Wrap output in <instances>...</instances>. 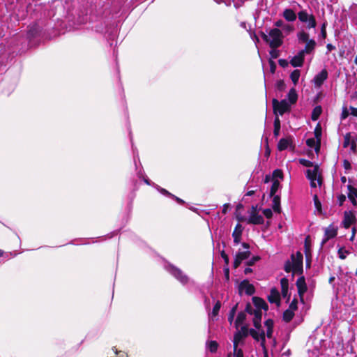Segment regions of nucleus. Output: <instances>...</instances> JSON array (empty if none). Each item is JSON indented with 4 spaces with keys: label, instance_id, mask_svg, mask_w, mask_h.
I'll list each match as a JSON object with an SVG mask.
<instances>
[{
    "label": "nucleus",
    "instance_id": "6e6d98bb",
    "mask_svg": "<svg viewBox=\"0 0 357 357\" xmlns=\"http://www.w3.org/2000/svg\"><path fill=\"white\" fill-rule=\"evenodd\" d=\"M220 255H221V257L224 259V261H225V264L228 266L229 265V257L228 255L226 254V252H225V250H222L220 252Z\"/></svg>",
    "mask_w": 357,
    "mask_h": 357
},
{
    "label": "nucleus",
    "instance_id": "de8ad7c7",
    "mask_svg": "<svg viewBox=\"0 0 357 357\" xmlns=\"http://www.w3.org/2000/svg\"><path fill=\"white\" fill-rule=\"evenodd\" d=\"M351 142V134L348 132L344 137L343 147H347Z\"/></svg>",
    "mask_w": 357,
    "mask_h": 357
},
{
    "label": "nucleus",
    "instance_id": "e433bc0d",
    "mask_svg": "<svg viewBox=\"0 0 357 357\" xmlns=\"http://www.w3.org/2000/svg\"><path fill=\"white\" fill-rule=\"evenodd\" d=\"M261 341L260 345L262 347L263 353L268 352V350L266 347V335L264 330H261Z\"/></svg>",
    "mask_w": 357,
    "mask_h": 357
},
{
    "label": "nucleus",
    "instance_id": "0e129e2a",
    "mask_svg": "<svg viewBox=\"0 0 357 357\" xmlns=\"http://www.w3.org/2000/svg\"><path fill=\"white\" fill-rule=\"evenodd\" d=\"M343 167L346 170H349L351 169V165L347 160H344L343 161Z\"/></svg>",
    "mask_w": 357,
    "mask_h": 357
},
{
    "label": "nucleus",
    "instance_id": "7ed1b4c3",
    "mask_svg": "<svg viewBox=\"0 0 357 357\" xmlns=\"http://www.w3.org/2000/svg\"><path fill=\"white\" fill-rule=\"evenodd\" d=\"M269 36V46L271 49H277L280 47L283 43V34L280 29L274 28L270 30L268 33Z\"/></svg>",
    "mask_w": 357,
    "mask_h": 357
},
{
    "label": "nucleus",
    "instance_id": "79ce46f5",
    "mask_svg": "<svg viewBox=\"0 0 357 357\" xmlns=\"http://www.w3.org/2000/svg\"><path fill=\"white\" fill-rule=\"evenodd\" d=\"M237 333H240V334L242 335L244 338H245L248 335H250V329L247 325H245L243 326L241 328V331H238Z\"/></svg>",
    "mask_w": 357,
    "mask_h": 357
},
{
    "label": "nucleus",
    "instance_id": "dca6fc26",
    "mask_svg": "<svg viewBox=\"0 0 357 357\" xmlns=\"http://www.w3.org/2000/svg\"><path fill=\"white\" fill-rule=\"evenodd\" d=\"M305 61V54L303 52H298L291 60L290 63L293 67H301Z\"/></svg>",
    "mask_w": 357,
    "mask_h": 357
},
{
    "label": "nucleus",
    "instance_id": "c756f323",
    "mask_svg": "<svg viewBox=\"0 0 357 357\" xmlns=\"http://www.w3.org/2000/svg\"><path fill=\"white\" fill-rule=\"evenodd\" d=\"M321 112H322V108L321 106L318 105V106H316L312 112V114H311V119L312 121H317L320 115L321 114Z\"/></svg>",
    "mask_w": 357,
    "mask_h": 357
},
{
    "label": "nucleus",
    "instance_id": "9d476101",
    "mask_svg": "<svg viewBox=\"0 0 357 357\" xmlns=\"http://www.w3.org/2000/svg\"><path fill=\"white\" fill-rule=\"evenodd\" d=\"M243 290H245V294L248 296H252L255 293L254 285L250 284L248 280H244L239 284L238 293L241 296Z\"/></svg>",
    "mask_w": 357,
    "mask_h": 357
},
{
    "label": "nucleus",
    "instance_id": "39448f33",
    "mask_svg": "<svg viewBox=\"0 0 357 357\" xmlns=\"http://www.w3.org/2000/svg\"><path fill=\"white\" fill-rule=\"evenodd\" d=\"M298 20L302 22H307L308 29L315 28L317 22L313 15H309L306 10H301L298 13Z\"/></svg>",
    "mask_w": 357,
    "mask_h": 357
},
{
    "label": "nucleus",
    "instance_id": "6ab92c4d",
    "mask_svg": "<svg viewBox=\"0 0 357 357\" xmlns=\"http://www.w3.org/2000/svg\"><path fill=\"white\" fill-rule=\"evenodd\" d=\"M281 284V294L284 298H287V301H289L290 298V294L288 293L289 289V280L287 278H283L280 280Z\"/></svg>",
    "mask_w": 357,
    "mask_h": 357
},
{
    "label": "nucleus",
    "instance_id": "09e8293b",
    "mask_svg": "<svg viewBox=\"0 0 357 357\" xmlns=\"http://www.w3.org/2000/svg\"><path fill=\"white\" fill-rule=\"evenodd\" d=\"M261 259L260 257L259 256H254L252 259H250L249 261H246V265L248 266H252L255 265L256 262L259 261Z\"/></svg>",
    "mask_w": 357,
    "mask_h": 357
},
{
    "label": "nucleus",
    "instance_id": "f3484780",
    "mask_svg": "<svg viewBox=\"0 0 357 357\" xmlns=\"http://www.w3.org/2000/svg\"><path fill=\"white\" fill-rule=\"evenodd\" d=\"M268 301L271 303H275L278 306L280 305V295L276 288L271 289L270 295L268 296Z\"/></svg>",
    "mask_w": 357,
    "mask_h": 357
},
{
    "label": "nucleus",
    "instance_id": "8fccbe9b",
    "mask_svg": "<svg viewBox=\"0 0 357 357\" xmlns=\"http://www.w3.org/2000/svg\"><path fill=\"white\" fill-rule=\"evenodd\" d=\"M269 54L271 56L270 59L273 60V59H277L280 56V51L277 49H271L269 51Z\"/></svg>",
    "mask_w": 357,
    "mask_h": 357
},
{
    "label": "nucleus",
    "instance_id": "1a4fd4ad",
    "mask_svg": "<svg viewBox=\"0 0 357 357\" xmlns=\"http://www.w3.org/2000/svg\"><path fill=\"white\" fill-rule=\"evenodd\" d=\"M169 271L182 284H185L188 283V278L182 272L181 269L178 268L177 267L173 265H170Z\"/></svg>",
    "mask_w": 357,
    "mask_h": 357
},
{
    "label": "nucleus",
    "instance_id": "338daca9",
    "mask_svg": "<svg viewBox=\"0 0 357 357\" xmlns=\"http://www.w3.org/2000/svg\"><path fill=\"white\" fill-rule=\"evenodd\" d=\"M236 357H243V351L241 349H238L234 351Z\"/></svg>",
    "mask_w": 357,
    "mask_h": 357
},
{
    "label": "nucleus",
    "instance_id": "aec40b11",
    "mask_svg": "<svg viewBox=\"0 0 357 357\" xmlns=\"http://www.w3.org/2000/svg\"><path fill=\"white\" fill-rule=\"evenodd\" d=\"M242 233H243V227L240 223H238L236 225L234 230L233 231V233H232V236L234 238V243L235 244H238L241 242Z\"/></svg>",
    "mask_w": 357,
    "mask_h": 357
},
{
    "label": "nucleus",
    "instance_id": "5fc2aeb1",
    "mask_svg": "<svg viewBox=\"0 0 357 357\" xmlns=\"http://www.w3.org/2000/svg\"><path fill=\"white\" fill-rule=\"evenodd\" d=\"M263 214L268 219H270L273 217V212H272L271 209H270V208L264 209Z\"/></svg>",
    "mask_w": 357,
    "mask_h": 357
},
{
    "label": "nucleus",
    "instance_id": "4d7b16f0",
    "mask_svg": "<svg viewBox=\"0 0 357 357\" xmlns=\"http://www.w3.org/2000/svg\"><path fill=\"white\" fill-rule=\"evenodd\" d=\"M269 66H270V71L271 73H275L276 70V63L275 61L272 59H269L268 61Z\"/></svg>",
    "mask_w": 357,
    "mask_h": 357
},
{
    "label": "nucleus",
    "instance_id": "cd10ccee",
    "mask_svg": "<svg viewBox=\"0 0 357 357\" xmlns=\"http://www.w3.org/2000/svg\"><path fill=\"white\" fill-rule=\"evenodd\" d=\"M288 100L291 104H295L298 100V94L294 88H292L289 90L287 94Z\"/></svg>",
    "mask_w": 357,
    "mask_h": 357
},
{
    "label": "nucleus",
    "instance_id": "37998d69",
    "mask_svg": "<svg viewBox=\"0 0 357 357\" xmlns=\"http://www.w3.org/2000/svg\"><path fill=\"white\" fill-rule=\"evenodd\" d=\"M299 163L306 167H314V166L315 165L313 164L312 162H311L308 160L304 159V158L299 159Z\"/></svg>",
    "mask_w": 357,
    "mask_h": 357
},
{
    "label": "nucleus",
    "instance_id": "72a5a7b5",
    "mask_svg": "<svg viewBox=\"0 0 357 357\" xmlns=\"http://www.w3.org/2000/svg\"><path fill=\"white\" fill-rule=\"evenodd\" d=\"M280 120L276 116L274 119V130L273 135L275 137H277L280 135Z\"/></svg>",
    "mask_w": 357,
    "mask_h": 357
},
{
    "label": "nucleus",
    "instance_id": "f8f14e48",
    "mask_svg": "<svg viewBox=\"0 0 357 357\" xmlns=\"http://www.w3.org/2000/svg\"><path fill=\"white\" fill-rule=\"evenodd\" d=\"M289 146L291 148L292 150L295 149V145L293 144V139L291 136L286 138H281L278 142V149L280 151L286 150Z\"/></svg>",
    "mask_w": 357,
    "mask_h": 357
},
{
    "label": "nucleus",
    "instance_id": "b1692460",
    "mask_svg": "<svg viewBox=\"0 0 357 357\" xmlns=\"http://www.w3.org/2000/svg\"><path fill=\"white\" fill-rule=\"evenodd\" d=\"M283 17L288 22H294L296 19L295 12L291 8H287L284 10Z\"/></svg>",
    "mask_w": 357,
    "mask_h": 357
},
{
    "label": "nucleus",
    "instance_id": "c85d7f7f",
    "mask_svg": "<svg viewBox=\"0 0 357 357\" xmlns=\"http://www.w3.org/2000/svg\"><path fill=\"white\" fill-rule=\"evenodd\" d=\"M252 301L254 305L256 307L255 310L261 311V307L264 303L265 301L262 298L258 296H253L252 298Z\"/></svg>",
    "mask_w": 357,
    "mask_h": 357
},
{
    "label": "nucleus",
    "instance_id": "2eb2a0df",
    "mask_svg": "<svg viewBox=\"0 0 357 357\" xmlns=\"http://www.w3.org/2000/svg\"><path fill=\"white\" fill-rule=\"evenodd\" d=\"M314 134L315 139H317V144L315 146V152L318 153L321 149V141L322 135V128L321 124L318 123L314 128Z\"/></svg>",
    "mask_w": 357,
    "mask_h": 357
},
{
    "label": "nucleus",
    "instance_id": "4be33fe9",
    "mask_svg": "<svg viewBox=\"0 0 357 357\" xmlns=\"http://www.w3.org/2000/svg\"><path fill=\"white\" fill-rule=\"evenodd\" d=\"M254 312V318L252 319L253 326L257 330L261 329V319H262V312L259 310H255Z\"/></svg>",
    "mask_w": 357,
    "mask_h": 357
},
{
    "label": "nucleus",
    "instance_id": "c9c22d12",
    "mask_svg": "<svg viewBox=\"0 0 357 357\" xmlns=\"http://www.w3.org/2000/svg\"><path fill=\"white\" fill-rule=\"evenodd\" d=\"M218 343L215 340H211L208 343V347L211 353H215L218 348Z\"/></svg>",
    "mask_w": 357,
    "mask_h": 357
},
{
    "label": "nucleus",
    "instance_id": "a878e982",
    "mask_svg": "<svg viewBox=\"0 0 357 357\" xmlns=\"http://www.w3.org/2000/svg\"><path fill=\"white\" fill-rule=\"evenodd\" d=\"M311 241H310V236H307L305 238L304 242V252L306 258L311 257Z\"/></svg>",
    "mask_w": 357,
    "mask_h": 357
},
{
    "label": "nucleus",
    "instance_id": "a18cd8bd",
    "mask_svg": "<svg viewBox=\"0 0 357 357\" xmlns=\"http://www.w3.org/2000/svg\"><path fill=\"white\" fill-rule=\"evenodd\" d=\"M220 307H221V303L220 301H218L213 307L212 314L213 316H216L218 314Z\"/></svg>",
    "mask_w": 357,
    "mask_h": 357
},
{
    "label": "nucleus",
    "instance_id": "ea45409f",
    "mask_svg": "<svg viewBox=\"0 0 357 357\" xmlns=\"http://www.w3.org/2000/svg\"><path fill=\"white\" fill-rule=\"evenodd\" d=\"M349 193H348V198H351V197H354L357 199V188L353 187L351 185H349L347 186Z\"/></svg>",
    "mask_w": 357,
    "mask_h": 357
},
{
    "label": "nucleus",
    "instance_id": "412c9836",
    "mask_svg": "<svg viewBox=\"0 0 357 357\" xmlns=\"http://www.w3.org/2000/svg\"><path fill=\"white\" fill-rule=\"evenodd\" d=\"M264 220L262 215L259 213L256 214H250L249 218L247 220V223L250 225H262Z\"/></svg>",
    "mask_w": 357,
    "mask_h": 357
},
{
    "label": "nucleus",
    "instance_id": "f704fd0d",
    "mask_svg": "<svg viewBox=\"0 0 357 357\" xmlns=\"http://www.w3.org/2000/svg\"><path fill=\"white\" fill-rule=\"evenodd\" d=\"M301 75V71L298 69L294 70L291 72L290 75V78L292 81V82L296 85L297 84L299 77Z\"/></svg>",
    "mask_w": 357,
    "mask_h": 357
},
{
    "label": "nucleus",
    "instance_id": "e2e57ef3",
    "mask_svg": "<svg viewBox=\"0 0 357 357\" xmlns=\"http://www.w3.org/2000/svg\"><path fill=\"white\" fill-rule=\"evenodd\" d=\"M337 200L340 206H342L343 203L346 200V196L344 195H340L337 197Z\"/></svg>",
    "mask_w": 357,
    "mask_h": 357
},
{
    "label": "nucleus",
    "instance_id": "a211bd4d",
    "mask_svg": "<svg viewBox=\"0 0 357 357\" xmlns=\"http://www.w3.org/2000/svg\"><path fill=\"white\" fill-rule=\"evenodd\" d=\"M40 31H41V28L40 27V26L38 24L34 23L33 24H31L30 26H29V30L27 32L28 38L29 39L34 38L39 35Z\"/></svg>",
    "mask_w": 357,
    "mask_h": 357
},
{
    "label": "nucleus",
    "instance_id": "4c0bfd02",
    "mask_svg": "<svg viewBox=\"0 0 357 357\" xmlns=\"http://www.w3.org/2000/svg\"><path fill=\"white\" fill-rule=\"evenodd\" d=\"M283 179L284 178V174L282 169H276L273 172L272 174V181H274V179L277 178Z\"/></svg>",
    "mask_w": 357,
    "mask_h": 357
},
{
    "label": "nucleus",
    "instance_id": "680f3d73",
    "mask_svg": "<svg viewBox=\"0 0 357 357\" xmlns=\"http://www.w3.org/2000/svg\"><path fill=\"white\" fill-rule=\"evenodd\" d=\"M236 218L238 222H243L246 220V218L245 216L242 215L238 211H236Z\"/></svg>",
    "mask_w": 357,
    "mask_h": 357
},
{
    "label": "nucleus",
    "instance_id": "6e6552de",
    "mask_svg": "<svg viewBox=\"0 0 357 357\" xmlns=\"http://www.w3.org/2000/svg\"><path fill=\"white\" fill-rule=\"evenodd\" d=\"M319 170V167L318 165H315L314 166L313 169H307L306 170V177L309 180H317L318 185H321L323 183V178L321 174L318 175V172Z\"/></svg>",
    "mask_w": 357,
    "mask_h": 357
},
{
    "label": "nucleus",
    "instance_id": "052dcab7",
    "mask_svg": "<svg viewBox=\"0 0 357 357\" xmlns=\"http://www.w3.org/2000/svg\"><path fill=\"white\" fill-rule=\"evenodd\" d=\"M278 63L282 68H286L289 65V62L286 59H279Z\"/></svg>",
    "mask_w": 357,
    "mask_h": 357
},
{
    "label": "nucleus",
    "instance_id": "774afa93",
    "mask_svg": "<svg viewBox=\"0 0 357 357\" xmlns=\"http://www.w3.org/2000/svg\"><path fill=\"white\" fill-rule=\"evenodd\" d=\"M283 29L289 33L294 31V27L291 25L287 24L283 26Z\"/></svg>",
    "mask_w": 357,
    "mask_h": 357
},
{
    "label": "nucleus",
    "instance_id": "49530a36",
    "mask_svg": "<svg viewBox=\"0 0 357 357\" xmlns=\"http://www.w3.org/2000/svg\"><path fill=\"white\" fill-rule=\"evenodd\" d=\"M288 309H289L294 312L298 309V299L296 298H294L292 300V301L289 304Z\"/></svg>",
    "mask_w": 357,
    "mask_h": 357
},
{
    "label": "nucleus",
    "instance_id": "3c124183",
    "mask_svg": "<svg viewBox=\"0 0 357 357\" xmlns=\"http://www.w3.org/2000/svg\"><path fill=\"white\" fill-rule=\"evenodd\" d=\"M306 144L307 146L310 148H315L317 144V139H315L314 138H309L306 140Z\"/></svg>",
    "mask_w": 357,
    "mask_h": 357
},
{
    "label": "nucleus",
    "instance_id": "f257e3e1",
    "mask_svg": "<svg viewBox=\"0 0 357 357\" xmlns=\"http://www.w3.org/2000/svg\"><path fill=\"white\" fill-rule=\"evenodd\" d=\"M291 261L287 260L284 263V270L286 273L293 272L294 274L302 275L303 273V257L300 251H297L296 255H291Z\"/></svg>",
    "mask_w": 357,
    "mask_h": 357
},
{
    "label": "nucleus",
    "instance_id": "58836bf2",
    "mask_svg": "<svg viewBox=\"0 0 357 357\" xmlns=\"http://www.w3.org/2000/svg\"><path fill=\"white\" fill-rule=\"evenodd\" d=\"M313 201L314 206L317 208V210L319 211V213H322L321 204L317 195H314Z\"/></svg>",
    "mask_w": 357,
    "mask_h": 357
},
{
    "label": "nucleus",
    "instance_id": "9b49d317",
    "mask_svg": "<svg viewBox=\"0 0 357 357\" xmlns=\"http://www.w3.org/2000/svg\"><path fill=\"white\" fill-rule=\"evenodd\" d=\"M328 75V73L326 68L322 69L320 73L316 75L313 79L315 87H321L324 82L327 79Z\"/></svg>",
    "mask_w": 357,
    "mask_h": 357
},
{
    "label": "nucleus",
    "instance_id": "603ef678",
    "mask_svg": "<svg viewBox=\"0 0 357 357\" xmlns=\"http://www.w3.org/2000/svg\"><path fill=\"white\" fill-rule=\"evenodd\" d=\"M255 310H254L252 307V305L250 304V303H248L245 305V313H248L249 314H254V312Z\"/></svg>",
    "mask_w": 357,
    "mask_h": 357
},
{
    "label": "nucleus",
    "instance_id": "0eeeda50",
    "mask_svg": "<svg viewBox=\"0 0 357 357\" xmlns=\"http://www.w3.org/2000/svg\"><path fill=\"white\" fill-rule=\"evenodd\" d=\"M298 289V294L301 302H304L303 296L305 293L307 291V287L305 282V279L303 275L299 277L296 282Z\"/></svg>",
    "mask_w": 357,
    "mask_h": 357
},
{
    "label": "nucleus",
    "instance_id": "bf43d9fd",
    "mask_svg": "<svg viewBox=\"0 0 357 357\" xmlns=\"http://www.w3.org/2000/svg\"><path fill=\"white\" fill-rule=\"evenodd\" d=\"M349 111L347 109V108L346 107H343L342 109V114H341V119L342 120H344L345 119H347L349 116Z\"/></svg>",
    "mask_w": 357,
    "mask_h": 357
},
{
    "label": "nucleus",
    "instance_id": "2f4dec72",
    "mask_svg": "<svg viewBox=\"0 0 357 357\" xmlns=\"http://www.w3.org/2000/svg\"><path fill=\"white\" fill-rule=\"evenodd\" d=\"M238 303H237L231 307V309L229 311V313L228 314V321L229 322L230 324H231L232 322L234 321L235 314L238 310Z\"/></svg>",
    "mask_w": 357,
    "mask_h": 357
},
{
    "label": "nucleus",
    "instance_id": "5701e85b",
    "mask_svg": "<svg viewBox=\"0 0 357 357\" xmlns=\"http://www.w3.org/2000/svg\"><path fill=\"white\" fill-rule=\"evenodd\" d=\"M272 208L273 210L277 213H281V206H280V195H274L272 197Z\"/></svg>",
    "mask_w": 357,
    "mask_h": 357
},
{
    "label": "nucleus",
    "instance_id": "a19ab883",
    "mask_svg": "<svg viewBox=\"0 0 357 357\" xmlns=\"http://www.w3.org/2000/svg\"><path fill=\"white\" fill-rule=\"evenodd\" d=\"M250 335L256 341H259V340L261 339V332L258 333L256 330L253 328L250 329Z\"/></svg>",
    "mask_w": 357,
    "mask_h": 357
},
{
    "label": "nucleus",
    "instance_id": "4468645a",
    "mask_svg": "<svg viewBox=\"0 0 357 357\" xmlns=\"http://www.w3.org/2000/svg\"><path fill=\"white\" fill-rule=\"evenodd\" d=\"M356 217L351 211H344L342 225L345 229H349L351 225L354 223Z\"/></svg>",
    "mask_w": 357,
    "mask_h": 357
},
{
    "label": "nucleus",
    "instance_id": "423d86ee",
    "mask_svg": "<svg viewBox=\"0 0 357 357\" xmlns=\"http://www.w3.org/2000/svg\"><path fill=\"white\" fill-rule=\"evenodd\" d=\"M337 234V227H335L333 224H331L324 230V238H323L321 245V247L325 245L330 239L335 238Z\"/></svg>",
    "mask_w": 357,
    "mask_h": 357
},
{
    "label": "nucleus",
    "instance_id": "bb28decb",
    "mask_svg": "<svg viewBox=\"0 0 357 357\" xmlns=\"http://www.w3.org/2000/svg\"><path fill=\"white\" fill-rule=\"evenodd\" d=\"M294 315L295 314L294 311L287 309L283 312L282 320L286 323H289L293 319Z\"/></svg>",
    "mask_w": 357,
    "mask_h": 357
},
{
    "label": "nucleus",
    "instance_id": "69168bd1",
    "mask_svg": "<svg viewBox=\"0 0 357 357\" xmlns=\"http://www.w3.org/2000/svg\"><path fill=\"white\" fill-rule=\"evenodd\" d=\"M259 34H260L261 37L262 38V39L265 42H266L267 43L269 44V37L265 33H264L263 31H260Z\"/></svg>",
    "mask_w": 357,
    "mask_h": 357
},
{
    "label": "nucleus",
    "instance_id": "864d4df0",
    "mask_svg": "<svg viewBox=\"0 0 357 357\" xmlns=\"http://www.w3.org/2000/svg\"><path fill=\"white\" fill-rule=\"evenodd\" d=\"M285 87H286V85H285L284 80L280 79L277 82V89L279 91H284L285 89Z\"/></svg>",
    "mask_w": 357,
    "mask_h": 357
},
{
    "label": "nucleus",
    "instance_id": "473e14b6",
    "mask_svg": "<svg viewBox=\"0 0 357 357\" xmlns=\"http://www.w3.org/2000/svg\"><path fill=\"white\" fill-rule=\"evenodd\" d=\"M244 337L242 336V335L240 334V333H236L234 335V340H233V347H234V351H236L238 349V346L239 342L241 341L242 339Z\"/></svg>",
    "mask_w": 357,
    "mask_h": 357
},
{
    "label": "nucleus",
    "instance_id": "c03bdc74",
    "mask_svg": "<svg viewBox=\"0 0 357 357\" xmlns=\"http://www.w3.org/2000/svg\"><path fill=\"white\" fill-rule=\"evenodd\" d=\"M337 253H338L339 257L341 259H346L345 254H349L350 252L348 250H345L344 248L341 247L338 249Z\"/></svg>",
    "mask_w": 357,
    "mask_h": 357
},
{
    "label": "nucleus",
    "instance_id": "393cba45",
    "mask_svg": "<svg viewBox=\"0 0 357 357\" xmlns=\"http://www.w3.org/2000/svg\"><path fill=\"white\" fill-rule=\"evenodd\" d=\"M246 319V314L245 312L241 311L238 313L237 317L234 321V325L236 328H238L240 325L243 324V322Z\"/></svg>",
    "mask_w": 357,
    "mask_h": 357
},
{
    "label": "nucleus",
    "instance_id": "7c9ffc66",
    "mask_svg": "<svg viewBox=\"0 0 357 357\" xmlns=\"http://www.w3.org/2000/svg\"><path fill=\"white\" fill-rule=\"evenodd\" d=\"M272 181L273 183L270 190V197L274 196L280 186V181L278 179H274V181Z\"/></svg>",
    "mask_w": 357,
    "mask_h": 357
},
{
    "label": "nucleus",
    "instance_id": "f03ea898",
    "mask_svg": "<svg viewBox=\"0 0 357 357\" xmlns=\"http://www.w3.org/2000/svg\"><path fill=\"white\" fill-rule=\"evenodd\" d=\"M297 38L299 42L306 43L305 48L301 50L304 54H310L314 50L317 45L316 41L314 39H310L309 34L305 31L298 32L297 33Z\"/></svg>",
    "mask_w": 357,
    "mask_h": 357
},
{
    "label": "nucleus",
    "instance_id": "20e7f679",
    "mask_svg": "<svg viewBox=\"0 0 357 357\" xmlns=\"http://www.w3.org/2000/svg\"><path fill=\"white\" fill-rule=\"evenodd\" d=\"M273 113L275 115L280 114L282 116L284 113L289 112L291 109L290 105L288 104L285 99L280 101L275 98L272 100Z\"/></svg>",
    "mask_w": 357,
    "mask_h": 357
},
{
    "label": "nucleus",
    "instance_id": "13d9d810",
    "mask_svg": "<svg viewBox=\"0 0 357 357\" xmlns=\"http://www.w3.org/2000/svg\"><path fill=\"white\" fill-rule=\"evenodd\" d=\"M264 325L266 327V328H273L274 326V321L271 319H268L265 321Z\"/></svg>",
    "mask_w": 357,
    "mask_h": 357
},
{
    "label": "nucleus",
    "instance_id": "ddd939ff",
    "mask_svg": "<svg viewBox=\"0 0 357 357\" xmlns=\"http://www.w3.org/2000/svg\"><path fill=\"white\" fill-rule=\"evenodd\" d=\"M251 252L249 250L238 252L236 254L233 266L234 268H237L243 260H245L250 257Z\"/></svg>",
    "mask_w": 357,
    "mask_h": 357
}]
</instances>
